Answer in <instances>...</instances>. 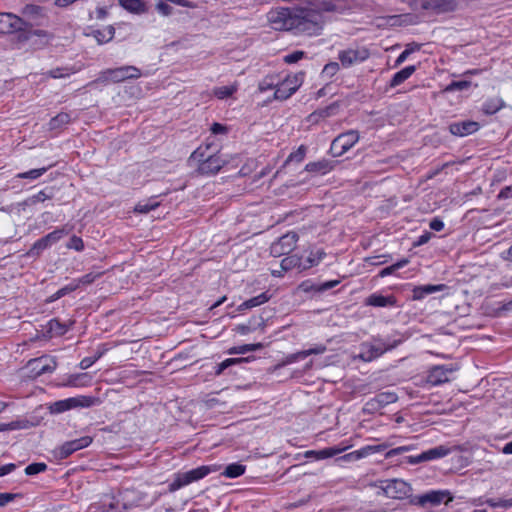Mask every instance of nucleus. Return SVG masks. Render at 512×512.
<instances>
[{
	"instance_id": "obj_22",
	"label": "nucleus",
	"mask_w": 512,
	"mask_h": 512,
	"mask_svg": "<svg viewBox=\"0 0 512 512\" xmlns=\"http://www.w3.org/2000/svg\"><path fill=\"white\" fill-rule=\"evenodd\" d=\"M447 497L446 504L453 500V497L450 495L448 491H430L418 497V503L420 505H425L426 503H431L433 505H438L444 501Z\"/></svg>"
},
{
	"instance_id": "obj_51",
	"label": "nucleus",
	"mask_w": 512,
	"mask_h": 512,
	"mask_svg": "<svg viewBox=\"0 0 512 512\" xmlns=\"http://www.w3.org/2000/svg\"><path fill=\"white\" fill-rule=\"evenodd\" d=\"M47 469V465L45 463H32L30 465H28L26 468H25V473L27 475H35V474H38L40 472H43Z\"/></svg>"
},
{
	"instance_id": "obj_57",
	"label": "nucleus",
	"mask_w": 512,
	"mask_h": 512,
	"mask_svg": "<svg viewBox=\"0 0 512 512\" xmlns=\"http://www.w3.org/2000/svg\"><path fill=\"white\" fill-rule=\"evenodd\" d=\"M304 54L305 53L303 51H294V52L286 55L284 57V61L288 64L296 63L304 57Z\"/></svg>"
},
{
	"instance_id": "obj_27",
	"label": "nucleus",
	"mask_w": 512,
	"mask_h": 512,
	"mask_svg": "<svg viewBox=\"0 0 512 512\" xmlns=\"http://www.w3.org/2000/svg\"><path fill=\"white\" fill-rule=\"evenodd\" d=\"M119 5L123 7L125 10L135 13L141 14L146 10L145 3L142 0H118Z\"/></svg>"
},
{
	"instance_id": "obj_14",
	"label": "nucleus",
	"mask_w": 512,
	"mask_h": 512,
	"mask_svg": "<svg viewBox=\"0 0 512 512\" xmlns=\"http://www.w3.org/2000/svg\"><path fill=\"white\" fill-rule=\"evenodd\" d=\"M458 369L456 365L434 366L430 369L427 376V383L431 385H440L450 381L451 375Z\"/></svg>"
},
{
	"instance_id": "obj_60",
	"label": "nucleus",
	"mask_w": 512,
	"mask_h": 512,
	"mask_svg": "<svg viewBox=\"0 0 512 512\" xmlns=\"http://www.w3.org/2000/svg\"><path fill=\"white\" fill-rule=\"evenodd\" d=\"M17 497V494L13 493H0V506H5Z\"/></svg>"
},
{
	"instance_id": "obj_55",
	"label": "nucleus",
	"mask_w": 512,
	"mask_h": 512,
	"mask_svg": "<svg viewBox=\"0 0 512 512\" xmlns=\"http://www.w3.org/2000/svg\"><path fill=\"white\" fill-rule=\"evenodd\" d=\"M413 449V446H400V447H397V448H393V449H390L389 451L386 452L385 454V458L386 459H389V458H392L394 456H397V455H401L405 452H408V451H411Z\"/></svg>"
},
{
	"instance_id": "obj_35",
	"label": "nucleus",
	"mask_w": 512,
	"mask_h": 512,
	"mask_svg": "<svg viewBox=\"0 0 512 512\" xmlns=\"http://www.w3.org/2000/svg\"><path fill=\"white\" fill-rule=\"evenodd\" d=\"M71 120V117L68 113L61 112L53 117L49 122V129L55 130L59 129L65 125H67Z\"/></svg>"
},
{
	"instance_id": "obj_39",
	"label": "nucleus",
	"mask_w": 512,
	"mask_h": 512,
	"mask_svg": "<svg viewBox=\"0 0 512 512\" xmlns=\"http://www.w3.org/2000/svg\"><path fill=\"white\" fill-rule=\"evenodd\" d=\"M248 361H249V358H229V359H226L223 362H221L219 365H217L215 373H216V375H220L226 368H228V367H230L232 365L238 364V363L248 362Z\"/></svg>"
},
{
	"instance_id": "obj_54",
	"label": "nucleus",
	"mask_w": 512,
	"mask_h": 512,
	"mask_svg": "<svg viewBox=\"0 0 512 512\" xmlns=\"http://www.w3.org/2000/svg\"><path fill=\"white\" fill-rule=\"evenodd\" d=\"M362 458H365V453L363 451V448H361L359 450H356V451H353V452H350L348 454H345L344 456L339 458V460H343V461L349 462V461L359 460V459H362Z\"/></svg>"
},
{
	"instance_id": "obj_40",
	"label": "nucleus",
	"mask_w": 512,
	"mask_h": 512,
	"mask_svg": "<svg viewBox=\"0 0 512 512\" xmlns=\"http://www.w3.org/2000/svg\"><path fill=\"white\" fill-rule=\"evenodd\" d=\"M237 86H221L214 89V95L219 99H225L230 97L234 92H236Z\"/></svg>"
},
{
	"instance_id": "obj_20",
	"label": "nucleus",
	"mask_w": 512,
	"mask_h": 512,
	"mask_svg": "<svg viewBox=\"0 0 512 512\" xmlns=\"http://www.w3.org/2000/svg\"><path fill=\"white\" fill-rule=\"evenodd\" d=\"M479 128L480 125L478 122L466 120L450 124L449 131L455 136L464 137L475 133Z\"/></svg>"
},
{
	"instance_id": "obj_49",
	"label": "nucleus",
	"mask_w": 512,
	"mask_h": 512,
	"mask_svg": "<svg viewBox=\"0 0 512 512\" xmlns=\"http://www.w3.org/2000/svg\"><path fill=\"white\" fill-rule=\"evenodd\" d=\"M66 234L64 229H56L50 233H48L44 238L48 242L49 245L58 242L64 235Z\"/></svg>"
},
{
	"instance_id": "obj_50",
	"label": "nucleus",
	"mask_w": 512,
	"mask_h": 512,
	"mask_svg": "<svg viewBox=\"0 0 512 512\" xmlns=\"http://www.w3.org/2000/svg\"><path fill=\"white\" fill-rule=\"evenodd\" d=\"M50 245L46 241L44 237L37 240L33 246L31 247L30 251L28 252L29 255L38 254L40 251H43L44 249L48 248Z\"/></svg>"
},
{
	"instance_id": "obj_46",
	"label": "nucleus",
	"mask_w": 512,
	"mask_h": 512,
	"mask_svg": "<svg viewBox=\"0 0 512 512\" xmlns=\"http://www.w3.org/2000/svg\"><path fill=\"white\" fill-rule=\"evenodd\" d=\"M277 88V82H275V79L273 76H267L265 77L258 85V89L260 92H265L271 89Z\"/></svg>"
},
{
	"instance_id": "obj_8",
	"label": "nucleus",
	"mask_w": 512,
	"mask_h": 512,
	"mask_svg": "<svg viewBox=\"0 0 512 512\" xmlns=\"http://www.w3.org/2000/svg\"><path fill=\"white\" fill-rule=\"evenodd\" d=\"M357 130H349L338 135L331 143L330 152L334 157H340L348 152L358 141Z\"/></svg>"
},
{
	"instance_id": "obj_7",
	"label": "nucleus",
	"mask_w": 512,
	"mask_h": 512,
	"mask_svg": "<svg viewBox=\"0 0 512 512\" xmlns=\"http://www.w3.org/2000/svg\"><path fill=\"white\" fill-rule=\"evenodd\" d=\"M294 10L289 8L272 9L268 14V22L274 30H294Z\"/></svg>"
},
{
	"instance_id": "obj_41",
	"label": "nucleus",
	"mask_w": 512,
	"mask_h": 512,
	"mask_svg": "<svg viewBox=\"0 0 512 512\" xmlns=\"http://www.w3.org/2000/svg\"><path fill=\"white\" fill-rule=\"evenodd\" d=\"M53 165H50L52 167ZM48 170V167L38 168V169H32L27 172H22L17 175L18 178L21 179H37L41 177L46 171Z\"/></svg>"
},
{
	"instance_id": "obj_26",
	"label": "nucleus",
	"mask_w": 512,
	"mask_h": 512,
	"mask_svg": "<svg viewBox=\"0 0 512 512\" xmlns=\"http://www.w3.org/2000/svg\"><path fill=\"white\" fill-rule=\"evenodd\" d=\"M416 71V67L414 65L407 66L402 70L398 71L394 74L390 81L391 87H396L406 81L414 72Z\"/></svg>"
},
{
	"instance_id": "obj_59",
	"label": "nucleus",
	"mask_w": 512,
	"mask_h": 512,
	"mask_svg": "<svg viewBox=\"0 0 512 512\" xmlns=\"http://www.w3.org/2000/svg\"><path fill=\"white\" fill-rule=\"evenodd\" d=\"M156 9L160 14L164 16H168L172 12V7L163 1H160L156 4Z\"/></svg>"
},
{
	"instance_id": "obj_30",
	"label": "nucleus",
	"mask_w": 512,
	"mask_h": 512,
	"mask_svg": "<svg viewBox=\"0 0 512 512\" xmlns=\"http://www.w3.org/2000/svg\"><path fill=\"white\" fill-rule=\"evenodd\" d=\"M303 265V259L299 257L298 255H291L288 257H285L281 261V269L282 271H288L293 268H298L299 270H302Z\"/></svg>"
},
{
	"instance_id": "obj_37",
	"label": "nucleus",
	"mask_w": 512,
	"mask_h": 512,
	"mask_svg": "<svg viewBox=\"0 0 512 512\" xmlns=\"http://www.w3.org/2000/svg\"><path fill=\"white\" fill-rule=\"evenodd\" d=\"M47 329L51 335L60 336L63 335L68 330V326L66 324L61 323L57 319H51L47 323Z\"/></svg>"
},
{
	"instance_id": "obj_24",
	"label": "nucleus",
	"mask_w": 512,
	"mask_h": 512,
	"mask_svg": "<svg viewBox=\"0 0 512 512\" xmlns=\"http://www.w3.org/2000/svg\"><path fill=\"white\" fill-rule=\"evenodd\" d=\"M348 448H349V446H342V447L336 446V447H328V448H325V449H322L319 451L310 450L305 453V457H307V458L313 457L317 460L326 459V458H330L335 455H338V454L344 452L345 450H347Z\"/></svg>"
},
{
	"instance_id": "obj_13",
	"label": "nucleus",
	"mask_w": 512,
	"mask_h": 512,
	"mask_svg": "<svg viewBox=\"0 0 512 512\" xmlns=\"http://www.w3.org/2000/svg\"><path fill=\"white\" fill-rule=\"evenodd\" d=\"M92 441L93 438L90 436H83L79 439L67 441L55 450V455L58 459H65L72 453L88 447Z\"/></svg>"
},
{
	"instance_id": "obj_18",
	"label": "nucleus",
	"mask_w": 512,
	"mask_h": 512,
	"mask_svg": "<svg viewBox=\"0 0 512 512\" xmlns=\"http://www.w3.org/2000/svg\"><path fill=\"white\" fill-rule=\"evenodd\" d=\"M145 496L144 493L134 489H125L119 492L123 510L139 507Z\"/></svg>"
},
{
	"instance_id": "obj_43",
	"label": "nucleus",
	"mask_w": 512,
	"mask_h": 512,
	"mask_svg": "<svg viewBox=\"0 0 512 512\" xmlns=\"http://www.w3.org/2000/svg\"><path fill=\"white\" fill-rule=\"evenodd\" d=\"M270 299V295L267 294V292H263L253 298H250L247 301V305L249 306V308H254V307H257V306H260L266 302H268Z\"/></svg>"
},
{
	"instance_id": "obj_2",
	"label": "nucleus",
	"mask_w": 512,
	"mask_h": 512,
	"mask_svg": "<svg viewBox=\"0 0 512 512\" xmlns=\"http://www.w3.org/2000/svg\"><path fill=\"white\" fill-rule=\"evenodd\" d=\"M190 165L197 164V171L201 175H215L224 166L225 160L219 155H210L205 158L201 148L196 149L189 158Z\"/></svg>"
},
{
	"instance_id": "obj_19",
	"label": "nucleus",
	"mask_w": 512,
	"mask_h": 512,
	"mask_svg": "<svg viewBox=\"0 0 512 512\" xmlns=\"http://www.w3.org/2000/svg\"><path fill=\"white\" fill-rule=\"evenodd\" d=\"M91 508H95L97 512H122V503L119 498V493L117 495L113 494H105L100 502Z\"/></svg>"
},
{
	"instance_id": "obj_61",
	"label": "nucleus",
	"mask_w": 512,
	"mask_h": 512,
	"mask_svg": "<svg viewBox=\"0 0 512 512\" xmlns=\"http://www.w3.org/2000/svg\"><path fill=\"white\" fill-rule=\"evenodd\" d=\"M340 283L339 280H330V281H327V282H324L322 283L320 286H318L316 288V291H327L329 289H332L334 288L335 286H337L338 284Z\"/></svg>"
},
{
	"instance_id": "obj_56",
	"label": "nucleus",
	"mask_w": 512,
	"mask_h": 512,
	"mask_svg": "<svg viewBox=\"0 0 512 512\" xmlns=\"http://www.w3.org/2000/svg\"><path fill=\"white\" fill-rule=\"evenodd\" d=\"M67 248L74 249L76 251H82L84 249L83 240L80 237L74 235L67 243Z\"/></svg>"
},
{
	"instance_id": "obj_12",
	"label": "nucleus",
	"mask_w": 512,
	"mask_h": 512,
	"mask_svg": "<svg viewBox=\"0 0 512 512\" xmlns=\"http://www.w3.org/2000/svg\"><path fill=\"white\" fill-rule=\"evenodd\" d=\"M297 241V233L288 232L272 243L270 253L273 257H280L282 255L289 254L295 249Z\"/></svg>"
},
{
	"instance_id": "obj_47",
	"label": "nucleus",
	"mask_w": 512,
	"mask_h": 512,
	"mask_svg": "<svg viewBox=\"0 0 512 512\" xmlns=\"http://www.w3.org/2000/svg\"><path fill=\"white\" fill-rule=\"evenodd\" d=\"M305 154H306V148H305V146L301 145L296 151L292 152L288 156V158L285 161V164L292 162V161L301 162L304 159Z\"/></svg>"
},
{
	"instance_id": "obj_52",
	"label": "nucleus",
	"mask_w": 512,
	"mask_h": 512,
	"mask_svg": "<svg viewBox=\"0 0 512 512\" xmlns=\"http://www.w3.org/2000/svg\"><path fill=\"white\" fill-rule=\"evenodd\" d=\"M49 409H50V412L54 413V414H58V413H62V412L70 410L66 399L54 402L53 404L50 405Z\"/></svg>"
},
{
	"instance_id": "obj_15",
	"label": "nucleus",
	"mask_w": 512,
	"mask_h": 512,
	"mask_svg": "<svg viewBox=\"0 0 512 512\" xmlns=\"http://www.w3.org/2000/svg\"><path fill=\"white\" fill-rule=\"evenodd\" d=\"M453 449L451 447L440 445L434 448H431L427 451L422 452L417 456L408 457V463L410 464H418L421 462L431 461L439 458L446 457L449 455Z\"/></svg>"
},
{
	"instance_id": "obj_63",
	"label": "nucleus",
	"mask_w": 512,
	"mask_h": 512,
	"mask_svg": "<svg viewBox=\"0 0 512 512\" xmlns=\"http://www.w3.org/2000/svg\"><path fill=\"white\" fill-rule=\"evenodd\" d=\"M65 69H62V68H55V69H52L49 71V76L52 77V78H62V77H65V76H68L70 75V72H66L64 73Z\"/></svg>"
},
{
	"instance_id": "obj_9",
	"label": "nucleus",
	"mask_w": 512,
	"mask_h": 512,
	"mask_svg": "<svg viewBox=\"0 0 512 512\" xmlns=\"http://www.w3.org/2000/svg\"><path fill=\"white\" fill-rule=\"evenodd\" d=\"M370 57V52L366 47H350L339 51L338 59L344 68L360 64Z\"/></svg>"
},
{
	"instance_id": "obj_16",
	"label": "nucleus",
	"mask_w": 512,
	"mask_h": 512,
	"mask_svg": "<svg viewBox=\"0 0 512 512\" xmlns=\"http://www.w3.org/2000/svg\"><path fill=\"white\" fill-rule=\"evenodd\" d=\"M25 21L13 13H0V33L7 34L24 30Z\"/></svg>"
},
{
	"instance_id": "obj_10",
	"label": "nucleus",
	"mask_w": 512,
	"mask_h": 512,
	"mask_svg": "<svg viewBox=\"0 0 512 512\" xmlns=\"http://www.w3.org/2000/svg\"><path fill=\"white\" fill-rule=\"evenodd\" d=\"M212 471H216V469L210 466H201L184 473H179L171 484V489L176 490L194 481H198Z\"/></svg>"
},
{
	"instance_id": "obj_62",
	"label": "nucleus",
	"mask_w": 512,
	"mask_h": 512,
	"mask_svg": "<svg viewBox=\"0 0 512 512\" xmlns=\"http://www.w3.org/2000/svg\"><path fill=\"white\" fill-rule=\"evenodd\" d=\"M210 131L212 132V134H225L227 132V127L220 124V123H213L211 128H210Z\"/></svg>"
},
{
	"instance_id": "obj_34",
	"label": "nucleus",
	"mask_w": 512,
	"mask_h": 512,
	"mask_svg": "<svg viewBox=\"0 0 512 512\" xmlns=\"http://www.w3.org/2000/svg\"><path fill=\"white\" fill-rule=\"evenodd\" d=\"M504 105V102L500 98H493L487 100L482 107L485 114L492 115L498 112Z\"/></svg>"
},
{
	"instance_id": "obj_64",
	"label": "nucleus",
	"mask_w": 512,
	"mask_h": 512,
	"mask_svg": "<svg viewBox=\"0 0 512 512\" xmlns=\"http://www.w3.org/2000/svg\"><path fill=\"white\" fill-rule=\"evenodd\" d=\"M429 226L434 231H441L444 228V223L439 218H434L430 221Z\"/></svg>"
},
{
	"instance_id": "obj_28",
	"label": "nucleus",
	"mask_w": 512,
	"mask_h": 512,
	"mask_svg": "<svg viewBox=\"0 0 512 512\" xmlns=\"http://www.w3.org/2000/svg\"><path fill=\"white\" fill-rule=\"evenodd\" d=\"M325 256V252L323 249L312 250L309 256L303 260L302 270L309 269L313 266L318 265Z\"/></svg>"
},
{
	"instance_id": "obj_17",
	"label": "nucleus",
	"mask_w": 512,
	"mask_h": 512,
	"mask_svg": "<svg viewBox=\"0 0 512 512\" xmlns=\"http://www.w3.org/2000/svg\"><path fill=\"white\" fill-rule=\"evenodd\" d=\"M398 400V396L395 392L386 391L377 394L374 398L370 399L365 404V409L368 411H377L389 404L395 403Z\"/></svg>"
},
{
	"instance_id": "obj_29",
	"label": "nucleus",
	"mask_w": 512,
	"mask_h": 512,
	"mask_svg": "<svg viewBox=\"0 0 512 512\" xmlns=\"http://www.w3.org/2000/svg\"><path fill=\"white\" fill-rule=\"evenodd\" d=\"M444 289V285L440 284V285H424V286H419V287H416L414 290H413V297L414 299H422L424 296L428 295V294H432V293H435V292H439V291H442Z\"/></svg>"
},
{
	"instance_id": "obj_4",
	"label": "nucleus",
	"mask_w": 512,
	"mask_h": 512,
	"mask_svg": "<svg viewBox=\"0 0 512 512\" xmlns=\"http://www.w3.org/2000/svg\"><path fill=\"white\" fill-rule=\"evenodd\" d=\"M383 491V493L393 499H403L410 495L411 486L402 479L380 480L375 485Z\"/></svg>"
},
{
	"instance_id": "obj_3",
	"label": "nucleus",
	"mask_w": 512,
	"mask_h": 512,
	"mask_svg": "<svg viewBox=\"0 0 512 512\" xmlns=\"http://www.w3.org/2000/svg\"><path fill=\"white\" fill-rule=\"evenodd\" d=\"M141 75L140 69L135 66L127 65L101 71L96 81L102 84L109 82L119 83L128 79H138Z\"/></svg>"
},
{
	"instance_id": "obj_45",
	"label": "nucleus",
	"mask_w": 512,
	"mask_h": 512,
	"mask_svg": "<svg viewBox=\"0 0 512 512\" xmlns=\"http://www.w3.org/2000/svg\"><path fill=\"white\" fill-rule=\"evenodd\" d=\"M391 445H392L391 443L385 442V443H381L378 445H367L362 448L365 453V457H367L371 454L382 452V451L386 450L387 448H389Z\"/></svg>"
},
{
	"instance_id": "obj_23",
	"label": "nucleus",
	"mask_w": 512,
	"mask_h": 512,
	"mask_svg": "<svg viewBox=\"0 0 512 512\" xmlns=\"http://www.w3.org/2000/svg\"><path fill=\"white\" fill-rule=\"evenodd\" d=\"M334 166H335V164L333 161H330L327 159H322L319 161L307 163L305 166V170L307 172L325 175V174L329 173L330 171H332L334 169Z\"/></svg>"
},
{
	"instance_id": "obj_38",
	"label": "nucleus",
	"mask_w": 512,
	"mask_h": 512,
	"mask_svg": "<svg viewBox=\"0 0 512 512\" xmlns=\"http://www.w3.org/2000/svg\"><path fill=\"white\" fill-rule=\"evenodd\" d=\"M409 263V260L407 258H403L401 260H399L398 262L394 263L393 265L391 266H388L384 269H382L380 272H379V277L383 278V277H386L388 275H391L393 274L396 270L400 269V268H403L404 266H406L407 264Z\"/></svg>"
},
{
	"instance_id": "obj_48",
	"label": "nucleus",
	"mask_w": 512,
	"mask_h": 512,
	"mask_svg": "<svg viewBox=\"0 0 512 512\" xmlns=\"http://www.w3.org/2000/svg\"><path fill=\"white\" fill-rule=\"evenodd\" d=\"M339 64L337 62H330L326 64L322 70V76L332 78L339 71Z\"/></svg>"
},
{
	"instance_id": "obj_11",
	"label": "nucleus",
	"mask_w": 512,
	"mask_h": 512,
	"mask_svg": "<svg viewBox=\"0 0 512 512\" xmlns=\"http://www.w3.org/2000/svg\"><path fill=\"white\" fill-rule=\"evenodd\" d=\"M21 19L25 21L24 30L32 26H40L47 21V15L43 7L28 4L21 11Z\"/></svg>"
},
{
	"instance_id": "obj_44",
	"label": "nucleus",
	"mask_w": 512,
	"mask_h": 512,
	"mask_svg": "<svg viewBox=\"0 0 512 512\" xmlns=\"http://www.w3.org/2000/svg\"><path fill=\"white\" fill-rule=\"evenodd\" d=\"M471 86V82L467 80H461V81H453L445 88V92H453V91H460V90H466Z\"/></svg>"
},
{
	"instance_id": "obj_53",
	"label": "nucleus",
	"mask_w": 512,
	"mask_h": 512,
	"mask_svg": "<svg viewBox=\"0 0 512 512\" xmlns=\"http://www.w3.org/2000/svg\"><path fill=\"white\" fill-rule=\"evenodd\" d=\"M102 275V272H90V273H87L85 274L84 276H82L81 278L78 279V283L76 285H88V284H91L93 283L98 277H100Z\"/></svg>"
},
{
	"instance_id": "obj_58",
	"label": "nucleus",
	"mask_w": 512,
	"mask_h": 512,
	"mask_svg": "<svg viewBox=\"0 0 512 512\" xmlns=\"http://www.w3.org/2000/svg\"><path fill=\"white\" fill-rule=\"evenodd\" d=\"M52 194H47L45 190L39 191L37 194L33 195L29 201L31 204H35L38 202H44L47 199H51Z\"/></svg>"
},
{
	"instance_id": "obj_33",
	"label": "nucleus",
	"mask_w": 512,
	"mask_h": 512,
	"mask_svg": "<svg viewBox=\"0 0 512 512\" xmlns=\"http://www.w3.org/2000/svg\"><path fill=\"white\" fill-rule=\"evenodd\" d=\"M69 409L76 407H90L94 400L91 397L79 396L66 399Z\"/></svg>"
},
{
	"instance_id": "obj_1",
	"label": "nucleus",
	"mask_w": 512,
	"mask_h": 512,
	"mask_svg": "<svg viewBox=\"0 0 512 512\" xmlns=\"http://www.w3.org/2000/svg\"><path fill=\"white\" fill-rule=\"evenodd\" d=\"M293 22L294 30L307 34H317L321 29L322 16L319 12L308 9L298 8L294 10Z\"/></svg>"
},
{
	"instance_id": "obj_42",
	"label": "nucleus",
	"mask_w": 512,
	"mask_h": 512,
	"mask_svg": "<svg viewBox=\"0 0 512 512\" xmlns=\"http://www.w3.org/2000/svg\"><path fill=\"white\" fill-rule=\"evenodd\" d=\"M78 287V285H67L61 289H59L58 291H56L54 294H52L48 299H47V302L51 303V302H54L58 299H60L61 297L67 295L68 293L74 291L76 288Z\"/></svg>"
},
{
	"instance_id": "obj_32",
	"label": "nucleus",
	"mask_w": 512,
	"mask_h": 512,
	"mask_svg": "<svg viewBox=\"0 0 512 512\" xmlns=\"http://www.w3.org/2000/svg\"><path fill=\"white\" fill-rule=\"evenodd\" d=\"M160 203L157 201L156 197H151L145 201H140L134 208L137 213H148L151 210L156 209Z\"/></svg>"
},
{
	"instance_id": "obj_5",
	"label": "nucleus",
	"mask_w": 512,
	"mask_h": 512,
	"mask_svg": "<svg viewBox=\"0 0 512 512\" xmlns=\"http://www.w3.org/2000/svg\"><path fill=\"white\" fill-rule=\"evenodd\" d=\"M303 79V72L287 75L281 82H277L274 99L286 100L291 97L300 88Z\"/></svg>"
},
{
	"instance_id": "obj_25",
	"label": "nucleus",
	"mask_w": 512,
	"mask_h": 512,
	"mask_svg": "<svg viewBox=\"0 0 512 512\" xmlns=\"http://www.w3.org/2000/svg\"><path fill=\"white\" fill-rule=\"evenodd\" d=\"M366 305L374 307H388L396 305V298L393 295L383 296L377 293L371 294L365 301Z\"/></svg>"
},
{
	"instance_id": "obj_21",
	"label": "nucleus",
	"mask_w": 512,
	"mask_h": 512,
	"mask_svg": "<svg viewBox=\"0 0 512 512\" xmlns=\"http://www.w3.org/2000/svg\"><path fill=\"white\" fill-rule=\"evenodd\" d=\"M55 366L56 363L47 356H41L28 362V367L36 376L53 371Z\"/></svg>"
},
{
	"instance_id": "obj_31",
	"label": "nucleus",
	"mask_w": 512,
	"mask_h": 512,
	"mask_svg": "<svg viewBox=\"0 0 512 512\" xmlns=\"http://www.w3.org/2000/svg\"><path fill=\"white\" fill-rule=\"evenodd\" d=\"M32 426H33V424L29 420H26V419L16 420V421H12L10 423H1L0 424V432L28 429Z\"/></svg>"
},
{
	"instance_id": "obj_6",
	"label": "nucleus",
	"mask_w": 512,
	"mask_h": 512,
	"mask_svg": "<svg viewBox=\"0 0 512 512\" xmlns=\"http://www.w3.org/2000/svg\"><path fill=\"white\" fill-rule=\"evenodd\" d=\"M410 6L413 10L431 11L435 14H442L455 11L456 0H412Z\"/></svg>"
},
{
	"instance_id": "obj_36",
	"label": "nucleus",
	"mask_w": 512,
	"mask_h": 512,
	"mask_svg": "<svg viewBox=\"0 0 512 512\" xmlns=\"http://www.w3.org/2000/svg\"><path fill=\"white\" fill-rule=\"evenodd\" d=\"M246 467L242 464L238 463H232L229 464L224 472L223 475L227 478H237L245 473Z\"/></svg>"
}]
</instances>
